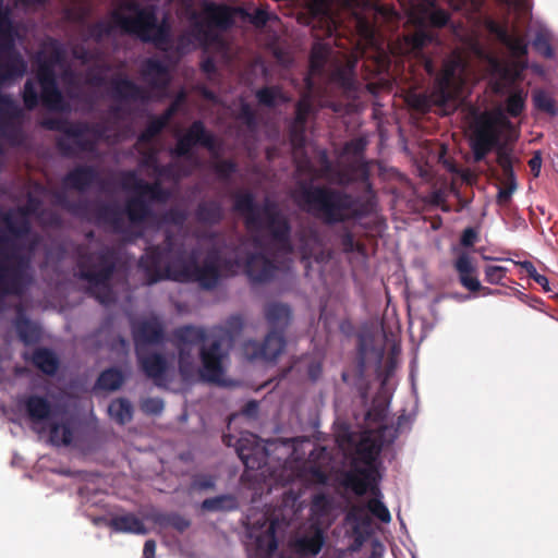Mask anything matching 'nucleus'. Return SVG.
<instances>
[{
    "label": "nucleus",
    "mask_w": 558,
    "mask_h": 558,
    "mask_svg": "<svg viewBox=\"0 0 558 558\" xmlns=\"http://www.w3.org/2000/svg\"><path fill=\"white\" fill-rule=\"evenodd\" d=\"M356 61H348L343 65L336 66L330 73V81L342 88L344 92H355L357 89L355 78Z\"/></svg>",
    "instance_id": "c9c22d12"
},
{
    "label": "nucleus",
    "mask_w": 558,
    "mask_h": 558,
    "mask_svg": "<svg viewBox=\"0 0 558 558\" xmlns=\"http://www.w3.org/2000/svg\"><path fill=\"white\" fill-rule=\"evenodd\" d=\"M232 341L231 331L215 326L209 332L194 325H183L171 333V342L178 350L179 371L187 376L194 371V347L199 345L201 377L208 383H219L225 374L223 360L228 350L223 348Z\"/></svg>",
    "instance_id": "f03ea898"
},
{
    "label": "nucleus",
    "mask_w": 558,
    "mask_h": 558,
    "mask_svg": "<svg viewBox=\"0 0 558 558\" xmlns=\"http://www.w3.org/2000/svg\"><path fill=\"white\" fill-rule=\"evenodd\" d=\"M166 128L167 124L158 116H153L140 133L137 142L140 144H150Z\"/></svg>",
    "instance_id": "a18cd8bd"
},
{
    "label": "nucleus",
    "mask_w": 558,
    "mask_h": 558,
    "mask_svg": "<svg viewBox=\"0 0 558 558\" xmlns=\"http://www.w3.org/2000/svg\"><path fill=\"white\" fill-rule=\"evenodd\" d=\"M110 416L120 425H124L133 418V407L125 398H118L110 402L108 407Z\"/></svg>",
    "instance_id": "ea45409f"
},
{
    "label": "nucleus",
    "mask_w": 558,
    "mask_h": 558,
    "mask_svg": "<svg viewBox=\"0 0 558 558\" xmlns=\"http://www.w3.org/2000/svg\"><path fill=\"white\" fill-rule=\"evenodd\" d=\"M379 496H375L369 499L366 504V510H368L375 518L384 523L391 521V515L388 508L379 500Z\"/></svg>",
    "instance_id": "6e6d98bb"
},
{
    "label": "nucleus",
    "mask_w": 558,
    "mask_h": 558,
    "mask_svg": "<svg viewBox=\"0 0 558 558\" xmlns=\"http://www.w3.org/2000/svg\"><path fill=\"white\" fill-rule=\"evenodd\" d=\"M9 232L15 238H23L31 233L32 226L26 217H23L19 221L14 222L10 215L4 217Z\"/></svg>",
    "instance_id": "603ef678"
},
{
    "label": "nucleus",
    "mask_w": 558,
    "mask_h": 558,
    "mask_svg": "<svg viewBox=\"0 0 558 558\" xmlns=\"http://www.w3.org/2000/svg\"><path fill=\"white\" fill-rule=\"evenodd\" d=\"M509 124L502 114L489 112L475 119L470 146L476 162L484 160L492 150H496L498 166L512 162L511 148L501 141L502 129Z\"/></svg>",
    "instance_id": "1a4fd4ad"
},
{
    "label": "nucleus",
    "mask_w": 558,
    "mask_h": 558,
    "mask_svg": "<svg viewBox=\"0 0 558 558\" xmlns=\"http://www.w3.org/2000/svg\"><path fill=\"white\" fill-rule=\"evenodd\" d=\"M23 111L8 94L0 93V135L11 145H21L24 138L21 125L13 121L22 118Z\"/></svg>",
    "instance_id": "dca6fc26"
},
{
    "label": "nucleus",
    "mask_w": 558,
    "mask_h": 558,
    "mask_svg": "<svg viewBox=\"0 0 558 558\" xmlns=\"http://www.w3.org/2000/svg\"><path fill=\"white\" fill-rule=\"evenodd\" d=\"M74 122L62 118H45L40 121V126L64 134L65 136H78L82 134L80 125H73Z\"/></svg>",
    "instance_id": "a19ab883"
},
{
    "label": "nucleus",
    "mask_w": 558,
    "mask_h": 558,
    "mask_svg": "<svg viewBox=\"0 0 558 558\" xmlns=\"http://www.w3.org/2000/svg\"><path fill=\"white\" fill-rule=\"evenodd\" d=\"M49 439L54 446H69L73 440V429L68 423H53L50 426Z\"/></svg>",
    "instance_id": "c03bdc74"
},
{
    "label": "nucleus",
    "mask_w": 558,
    "mask_h": 558,
    "mask_svg": "<svg viewBox=\"0 0 558 558\" xmlns=\"http://www.w3.org/2000/svg\"><path fill=\"white\" fill-rule=\"evenodd\" d=\"M184 99H185V95L183 93H181L177 97V99L173 100L168 106V108L161 114L158 116L160 118V120H162L168 125L169 122L171 121V119L178 112V110H179V108H180V106H181V104L183 102Z\"/></svg>",
    "instance_id": "774afa93"
},
{
    "label": "nucleus",
    "mask_w": 558,
    "mask_h": 558,
    "mask_svg": "<svg viewBox=\"0 0 558 558\" xmlns=\"http://www.w3.org/2000/svg\"><path fill=\"white\" fill-rule=\"evenodd\" d=\"M213 169L221 181H229L238 170V165L232 159H222L214 163Z\"/></svg>",
    "instance_id": "5fc2aeb1"
},
{
    "label": "nucleus",
    "mask_w": 558,
    "mask_h": 558,
    "mask_svg": "<svg viewBox=\"0 0 558 558\" xmlns=\"http://www.w3.org/2000/svg\"><path fill=\"white\" fill-rule=\"evenodd\" d=\"M32 364L41 373L53 376L60 366V361L56 353L48 348H36L31 356Z\"/></svg>",
    "instance_id": "72a5a7b5"
},
{
    "label": "nucleus",
    "mask_w": 558,
    "mask_h": 558,
    "mask_svg": "<svg viewBox=\"0 0 558 558\" xmlns=\"http://www.w3.org/2000/svg\"><path fill=\"white\" fill-rule=\"evenodd\" d=\"M277 270V265L264 253H252L246 258L245 274L252 282H268L275 277Z\"/></svg>",
    "instance_id": "393cba45"
},
{
    "label": "nucleus",
    "mask_w": 558,
    "mask_h": 558,
    "mask_svg": "<svg viewBox=\"0 0 558 558\" xmlns=\"http://www.w3.org/2000/svg\"><path fill=\"white\" fill-rule=\"evenodd\" d=\"M140 72L153 90L163 93L170 86V69L165 62L157 58H146L141 64Z\"/></svg>",
    "instance_id": "4be33fe9"
},
{
    "label": "nucleus",
    "mask_w": 558,
    "mask_h": 558,
    "mask_svg": "<svg viewBox=\"0 0 558 558\" xmlns=\"http://www.w3.org/2000/svg\"><path fill=\"white\" fill-rule=\"evenodd\" d=\"M73 125H80L82 134L78 136H70L74 140V145L80 151L92 153L96 148V143L93 140L85 137L90 131L89 124L86 122H74Z\"/></svg>",
    "instance_id": "8fccbe9b"
},
{
    "label": "nucleus",
    "mask_w": 558,
    "mask_h": 558,
    "mask_svg": "<svg viewBox=\"0 0 558 558\" xmlns=\"http://www.w3.org/2000/svg\"><path fill=\"white\" fill-rule=\"evenodd\" d=\"M223 217L222 205L216 199L202 201L195 209V219L205 226L219 225Z\"/></svg>",
    "instance_id": "473e14b6"
},
{
    "label": "nucleus",
    "mask_w": 558,
    "mask_h": 558,
    "mask_svg": "<svg viewBox=\"0 0 558 558\" xmlns=\"http://www.w3.org/2000/svg\"><path fill=\"white\" fill-rule=\"evenodd\" d=\"M17 244L7 235H0V301L5 296L21 295L28 281L31 258L17 252Z\"/></svg>",
    "instance_id": "9d476101"
},
{
    "label": "nucleus",
    "mask_w": 558,
    "mask_h": 558,
    "mask_svg": "<svg viewBox=\"0 0 558 558\" xmlns=\"http://www.w3.org/2000/svg\"><path fill=\"white\" fill-rule=\"evenodd\" d=\"M123 187L133 190L136 194L125 202L124 213L133 226H141L153 216L150 203H165L170 197V192L159 181L153 183L138 179L134 171L123 174Z\"/></svg>",
    "instance_id": "9b49d317"
},
{
    "label": "nucleus",
    "mask_w": 558,
    "mask_h": 558,
    "mask_svg": "<svg viewBox=\"0 0 558 558\" xmlns=\"http://www.w3.org/2000/svg\"><path fill=\"white\" fill-rule=\"evenodd\" d=\"M533 102L536 109L550 116L558 113L554 99L544 90H536L533 94Z\"/></svg>",
    "instance_id": "3c124183"
},
{
    "label": "nucleus",
    "mask_w": 558,
    "mask_h": 558,
    "mask_svg": "<svg viewBox=\"0 0 558 558\" xmlns=\"http://www.w3.org/2000/svg\"><path fill=\"white\" fill-rule=\"evenodd\" d=\"M15 27L11 11L0 0V83L24 76L27 63L15 48Z\"/></svg>",
    "instance_id": "ddd939ff"
},
{
    "label": "nucleus",
    "mask_w": 558,
    "mask_h": 558,
    "mask_svg": "<svg viewBox=\"0 0 558 558\" xmlns=\"http://www.w3.org/2000/svg\"><path fill=\"white\" fill-rule=\"evenodd\" d=\"M132 338L135 344V352L142 351L146 345H158L163 343L165 327L157 316L133 320L131 323Z\"/></svg>",
    "instance_id": "6ab92c4d"
},
{
    "label": "nucleus",
    "mask_w": 558,
    "mask_h": 558,
    "mask_svg": "<svg viewBox=\"0 0 558 558\" xmlns=\"http://www.w3.org/2000/svg\"><path fill=\"white\" fill-rule=\"evenodd\" d=\"M355 173L366 178L368 174L367 165L357 160L350 162L345 170H339L335 172L336 182L341 185L349 184L354 181Z\"/></svg>",
    "instance_id": "37998d69"
},
{
    "label": "nucleus",
    "mask_w": 558,
    "mask_h": 558,
    "mask_svg": "<svg viewBox=\"0 0 558 558\" xmlns=\"http://www.w3.org/2000/svg\"><path fill=\"white\" fill-rule=\"evenodd\" d=\"M453 267L459 276V281L470 292L484 291V293H490L488 288L482 287L476 276V267L473 263L472 256L462 252L456 258Z\"/></svg>",
    "instance_id": "bb28decb"
},
{
    "label": "nucleus",
    "mask_w": 558,
    "mask_h": 558,
    "mask_svg": "<svg viewBox=\"0 0 558 558\" xmlns=\"http://www.w3.org/2000/svg\"><path fill=\"white\" fill-rule=\"evenodd\" d=\"M366 145L367 142L365 138L356 137L344 144L343 151L344 154L352 155L354 157H360L363 155Z\"/></svg>",
    "instance_id": "e2e57ef3"
},
{
    "label": "nucleus",
    "mask_w": 558,
    "mask_h": 558,
    "mask_svg": "<svg viewBox=\"0 0 558 558\" xmlns=\"http://www.w3.org/2000/svg\"><path fill=\"white\" fill-rule=\"evenodd\" d=\"M110 92L114 99L122 102H147L150 99L148 92L126 76H117L110 80Z\"/></svg>",
    "instance_id": "5701e85b"
},
{
    "label": "nucleus",
    "mask_w": 558,
    "mask_h": 558,
    "mask_svg": "<svg viewBox=\"0 0 558 558\" xmlns=\"http://www.w3.org/2000/svg\"><path fill=\"white\" fill-rule=\"evenodd\" d=\"M220 256L217 251H210L203 263L196 262L192 268L189 282H197L202 288L211 290L217 287L220 279Z\"/></svg>",
    "instance_id": "aec40b11"
},
{
    "label": "nucleus",
    "mask_w": 558,
    "mask_h": 558,
    "mask_svg": "<svg viewBox=\"0 0 558 558\" xmlns=\"http://www.w3.org/2000/svg\"><path fill=\"white\" fill-rule=\"evenodd\" d=\"M374 468H361L345 473L343 485L351 489L355 495L363 496L368 490L374 496H380V490L376 484Z\"/></svg>",
    "instance_id": "b1692460"
},
{
    "label": "nucleus",
    "mask_w": 558,
    "mask_h": 558,
    "mask_svg": "<svg viewBox=\"0 0 558 558\" xmlns=\"http://www.w3.org/2000/svg\"><path fill=\"white\" fill-rule=\"evenodd\" d=\"M357 452L361 460L368 464L369 468H373V463L377 460L380 453V445L369 438H364L360 444Z\"/></svg>",
    "instance_id": "49530a36"
},
{
    "label": "nucleus",
    "mask_w": 558,
    "mask_h": 558,
    "mask_svg": "<svg viewBox=\"0 0 558 558\" xmlns=\"http://www.w3.org/2000/svg\"><path fill=\"white\" fill-rule=\"evenodd\" d=\"M286 339L282 332L269 330L263 342L247 340L243 344V353L250 361L274 362L283 352Z\"/></svg>",
    "instance_id": "f3484780"
},
{
    "label": "nucleus",
    "mask_w": 558,
    "mask_h": 558,
    "mask_svg": "<svg viewBox=\"0 0 558 558\" xmlns=\"http://www.w3.org/2000/svg\"><path fill=\"white\" fill-rule=\"evenodd\" d=\"M326 543V534L317 522L311 523L302 533L292 537L289 547L300 558L316 557Z\"/></svg>",
    "instance_id": "a211bd4d"
},
{
    "label": "nucleus",
    "mask_w": 558,
    "mask_h": 558,
    "mask_svg": "<svg viewBox=\"0 0 558 558\" xmlns=\"http://www.w3.org/2000/svg\"><path fill=\"white\" fill-rule=\"evenodd\" d=\"M63 60V51L56 47L49 57L37 60L36 82L27 78L22 90V99L27 110H34L41 104L49 111L63 112L68 102L58 85L54 66Z\"/></svg>",
    "instance_id": "423d86ee"
},
{
    "label": "nucleus",
    "mask_w": 558,
    "mask_h": 558,
    "mask_svg": "<svg viewBox=\"0 0 558 558\" xmlns=\"http://www.w3.org/2000/svg\"><path fill=\"white\" fill-rule=\"evenodd\" d=\"M240 12L243 10L208 2L203 9L204 19H199L197 12H192L191 35L199 43H207L211 37V28L229 29L234 23L235 14Z\"/></svg>",
    "instance_id": "4468645a"
},
{
    "label": "nucleus",
    "mask_w": 558,
    "mask_h": 558,
    "mask_svg": "<svg viewBox=\"0 0 558 558\" xmlns=\"http://www.w3.org/2000/svg\"><path fill=\"white\" fill-rule=\"evenodd\" d=\"M434 40L433 33L418 28L412 34L399 37L393 47L396 53L414 58L429 76L435 77L428 92L416 94L411 99L412 107L422 112H428L434 107H445L450 100H453L460 74L465 69V62L460 52L453 51L444 59L442 66L437 72L433 58L424 52V48Z\"/></svg>",
    "instance_id": "f257e3e1"
},
{
    "label": "nucleus",
    "mask_w": 558,
    "mask_h": 558,
    "mask_svg": "<svg viewBox=\"0 0 558 558\" xmlns=\"http://www.w3.org/2000/svg\"><path fill=\"white\" fill-rule=\"evenodd\" d=\"M427 20L433 27L440 28L448 24L450 15L444 9H435L427 14Z\"/></svg>",
    "instance_id": "69168bd1"
},
{
    "label": "nucleus",
    "mask_w": 558,
    "mask_h": 558,
    "mask_svg": "<svg viewBox=\"0 0 558 558\" xmlns=\"http://www.w3.org/2000/svg\"><path fill=\"white\" fill-rule=\"evenodd\" d=\"M100 181L99 171L89 165H80L70 170L62 179L66 189L77 192L87 191L93 184Z\"/></svg>",
    "instance_id": "a878e982"
},
{
    "label": "nucleus",
    "mask_w": 558,
    "mask_h": 558,
    "mask_svg": "<svg viewBox=\"0 0 558 558\" xmlns=\"http://www.w3.org/2000/svg\"><path fill=\"white\" fill-rule=\"evenodd\" d=\"M163 401L158 397H149L142 401L141 409L149 415H159L163 410Z\"/></svg>",
    "instance_id": "680f3d73"
},
{
    "label": "nucleus",
    "mask_w": 558,
    "mask_h": 558,
    "mask_svg": "<svg viewBox=\"0 0 558 558\" xmlns=\"http://www.w3.org/2000/svg\"><path fill=\"white\" fill-rule=\"evenodd\" d=\"M508 269L502 266H486L485 280L490 284H504L502 280L506 278Z\"/></svg>",
    "instance_id": "052dcab7"
},
{
    "label": "nucleus",
    "mask_w": 558,
    "mask_h": 558,
    "mask_svg": "<svg viewBox=\"0 0 558 558\" xmlns=\"http://www.w3.org/2000/svg\"><path fill=\"white\" fill-rule=\"evenodd\" d=\"M340 244L344 253H360L365 252L364 244L356 242L354 235L350 231H345L340 238Z\"/></svg>",
    "instance_id": "13d9d810"
},
{
    "label": "nucleus",
    "mask_w": 558,
    "mask_h": 558,
    "mask_svg": "<svg viewBox=\"0 0 558 558\" xmlns=\"http://www.w3.org/2000/svg\"><path fill=\"white\" fill-rule=\"evenodd\" d=\"M121 252L113 246H102L96 251L80 252L77 258L78 278L86 281L87 292L100 304L113 301L110 281L121 264Z\"/></svg>",
    "instance_id": "0eeeda50"
},
{
    "label": "nucleus",
    "mask_w": 558,
    "mask_h": 558,
    "mask_svg": "<svg viewBox=\"0 0 558 558\" xmlns=\"http://www.w3.org/2000/svg\"><path fill=\"white\" fill-rule=\"evenodd\" d=\"M151 520L160 527L171 526L179 532H184L191 524L186 518L175 512H156L151 515Z\"/></svg>",
    "instance_id": "79ce46f5"
},
{
    "label": "nucleus",
    "mask_w": 558,
    "mask_h": 558,
    "mask_svg": "<svg viewBox=\"0 0 558 558\" xmlns=\"http://www.w3.org/2000/svg\"><path fill=\"white\" fill-rule=\"evenodd\" d=\"M238 507V499L231 494L206 498L201 504L202 510L207 512H230L236 510Z\"/></svg>",
    "instance_id": "e433bc0d"
},
{
    "label": "nucleus",
    "mask_w": 558,
    "mask_h": 558,
    "mask_svg": "<svg viewBox=\"0 0 558 558\" xmlns=\"http://www.w3.org/2000/svg\"><path fill=\"white\" fill-rule=\"evenodd\" d=\"M124 379V375L119 368L109 367L99 374L96 387L106 391H114L123 385Z\"/></svg>",
    "instance_id": "58836bf2"
},
{
    "label": "nucleus",
    "mask_w": 558,
    "mask_h": 558,
    "mask_svg": "<svg viewBox=\"0 0 558 558\" xmlns=\"http://www.w3.org/2000/svg\"><path fill=\"white\" fill-rule=\"evenodd\" d=\"M107 525L114 532L119 533L144 535L148 532L143 521L133 513L114 515L108 521Z\"/></svg>",
    "instance_id": "f704fd0d"
},
{
    "label": "nucleus",
    "mask_w": 558,
    "mask_h": 558,
    "mask_svg": "<svg viewBox=\"0 0 558 558\" xmlns=\"http://www.w3.org/2000/svg\"><path fill=\"white\" fill-rule=\"evenodd\" d=\"M330 54V48L324 44H315L310 53V69L308 74L305 76L304 82L306 87L311 90L314 86L313 76L324 74L327 60Z\"/></svg>",
    "instance_id": "2f4dec72"
},
{
    "label": "nucleus",
    "mask_w": 558,
    "mask_h": 558,
    "mask_svg": "<svg viewBox=\"0 0 558 558\" xmlns=\"http://www.w3.org/2000/svg\"><path fill=\"white\" fill-rule=\"evenodd\" d=\"M255 97L260 106L267 108H274L278 102L288 101V97L280 85L264 86L256 90Z\"/></svg>",
    "instance_id": "4c0bfd02"
},
{
    "label": "nucleus",
    "mask_w": 558,
    "mask_h": 558,
    "mask_svg": "<svg viewBox=\"0 0 558 558\" xmlns=\"http://www.w3.org/2000/svg\"><path fill=\"white\" fill-rule=\"evenodd\" d=\"M54 203L72 216L98 226H110L114 232H123L122 213L116 204L88 198L70 201L64 193L56 194Z\"/></svg>",
    "instance_id": "f8f14e48"
},
{
    "label": "nucleus",
    "mask_w": 558,
    "mask_h": 558,
    "mask_svg": "<svg viewBox=\"0 0 558 558\" xmlns=\"http://www.w3.org/2000/svg\"><path fill=\"white\" fill-rule=\"evenodd\" d=\"M19 339L25 344L31 345L40 340V329L27 316L22 306L16 308V316L13 320Z\"/></svg>",
    "instance_id": "7c9ffc66"
},
{
    "label": "nucleus",
    "mask_w": 558,
    "mask_h": 558,
    "mask_svg": "<svg viewBox=\"0 0 558 558\" xmlns=\"http://www.w3.org/2000/svg\"><path fill=\"white\" fill-rule=\"evenodd\" d=\"M526 95L521 90H514L506 99V110L513 118L519 117L525 107Z\"/></svg>",
    "instance_id": "09e8293b"
},
{
    "label": "nucleus",
    "mask_w": 558,
    "mask_h": 558,
    "mask_svg": "<svg viewBox=\"0 0 558 558\" xmlns=\"http://www.w3.org/2000/svg\"><path fill=\"white\" fill-rule=\"evenodd\" d=\"M136 359L141 371L147 378H150L158 387H162L167 381L169 363L162 353H145L144 350L136 351Z\"/></svg>",
    "instance_id": "412c9836"
},
{
    "label": "nucleus",
    "mask_w": 558,
    "mask_h": 558,
    "mask_svg": "<svg viewBox=\"0 0 558 558\" xmlns=\"http://www.w3.org/2000/svg\"><path fill=\"white\" fill-rule=\"evenodd\" d=\"M23 405L28 418L33 423H41L50 418L52 414V407L46 397L39 395H29L20 401Z\"/></svg>",
    "instance_id": "c756f323"
},
{
    "label": "nucleus",
    "mask_w": 558,
    "mask_h": 558,
    "mask_svg": "<svg viewBox=\"0 0 558 558\" xmlns=\"http://www.w3.org/2000/svg\"><path fill=\"white\" fill-rule=\"evenodd\" d=\"M198 251L187 252L183 243H177L171 233H167L162 243L146 248L138 260L147 284L165 279L189 282L192 268L198 259Z\"/></svg>",
    "instance_id": "20e7f679"
},
{
    "label": "nucleus",
    "mask_w": 558,
    "mask_h": 558,
    "mask_svg": "<svg viewBox=\"0 0 558 558\" xmlns=\"http://www.w3.org/2000/svg\"><path fill=\"white\" fill-rule=\"evenodd\" d=\"M195 146H203L210 153L217 150L216 136L202 120L193 121L185 133L178 137L171 155L191 160L194 158L192 150Z\"/></svg>",
    "instance_id": "2eb2a0df"
},
{
    "label": "nucleus",
    "mask_w": 558,
    "mask_h": 558,
    "mask_svg": "<svg viewBox=\"0 0 558 558\" xmlns=\"http://www.w3.org/2000/svg\"><path fill=\"white\" fill-rule=\"evenodd\" d=\"M511 54L515 58L525 57L529 52V47L525 39L521 36H510L505 43Z\"/></svg>",
    "instance_id": "4d7b16f0"
},
{
    "label": "nucleus",
    "mask_w": 558,
    "mask_h": 558,
    "mask_svg": "<svg viewBox=\"0 0 558 558\" xmlns=\"http://www.w3.org/2000/svg\"><path fill=\"white\" fill-rule=\"evenodd\" d=\"M112 33V26L104 21H98L89 25L88 36L96 43L102 40L105 36H109Z\"/></svg>",
    "instance_id": "bf43d9fd"
},
{
    "label": "nucleus",
    "mask_w": 558,
    "mask_h": 558,
    "mask_svg": "<svg viewBox=\"0 0 558 558\" xmlns=\"http://www.w3.org/2000/svg\"><path fill=\"white\" fill-rule=\"evenodd\" d=\"M192 486L197 490H213L216 488V477L209 474L195 475Z\"/></svg>",
    "instance_id": "0e129e2a"
},
{
    "label": "nucleus",
    "mask_w": 558,
    "mask_h": 558,
    "mask_svg": "<svg viewBox=\"0 0 558 558\" xmlns=\"http://www.w3.org/2000/svg\"><path fill=\"white\" fill-rule=\"evenodd\" d=\"M312 110L311 97L308 94H305L295 104V116L289 125V135L292 143L298 145L304 144L306 123Z\"/></svg>",
    "instance_id": "cd10ccee"
},
{
    "label": "nucleus",
    "mask_w": 558,
    "mask_h": 558,
    "mask_svg": "<svg viewBox=\"0 0 558 558\" xmlns=\"http://www.w3.org/2000/svg\"><path fill=\"white\" fill-rule=\"evenodd\" d=\"M345 521L350 524L371 525V518L366 512V507L362 505H352L345 514Z\"/></svg>",
    "instance_id": "864d4df0"
},
{
    "label": "nucleus",
    "mask_w": 558,
    "mask_h": 558,
    "mask_svg": "<svg viewBox=\"0 0 558 558\" xmlns=\"http://www.w3.org/2000/svg\"><path fill=\"white\" fill-rule=\"evenodd\" d=\"M233 210L244 217L247 230H266L280 251L292 252L290 221L275 203L265 202L259 206L252 192H236L233 195Z\"/></svg>",
    "instance_id": "39448f33"
},
{
    "label": "nucleus",
    "mask_w": 558,
    "mask_h": 558,
    "mask_svg": "<svg viewBox=\"0 0 558 558\" xmlns=\"http://www.w3.org/2000/svg\"><path fill=\"white\" fill-rule=\"evenodd\" d=\"M292 199L304 213L326 226L360 220L369 214V206L344 190L324 184L299 181Z\"/></svg>",
    "instance_id": "7ed1b4c3"
},
{
    "label": "nucleus",
    "mask_w": 558,
    "mask_h": 558,
    "mask_svg": "<svg viewBox=\"0 0 558 558\" xmlns=\"http://www.w3.org/2000/svg\"><path fill=\"white\" fill-rule=\"evenodd\" d=\"M239 119L242 120L250 129L255 128L257 124L256 113L246 102H243L240 107Z\"/></svg>",
    "instance_id": "338daca9"
},
{
    "label": "nucleus",
    "mask_w": 558,
    "mask_h": 558,
    "mask_svg": "<svg viewBox=\"0 0 558 558\" xmlns=\"http://www.w3.org/2000/svg\"><path fill=\"white\" fill-rule=\"evenodd\" d=\"M125 9L133 15H124L117 10L111 13L114 25L122 33L134 35L143 43L153 44L158 50L167 52L170 49L171 25L167 19L159 21L156 7H142L136 2H129Z\"/></svg>",
    "instance_id": "6e6552de"
},
{
    "label": "nucleus",
    "mask_w": 558,
    "mask_h": 558,
    "mask_svg": "<svg viewBox=\"0 0 558 558\" xmlns=\"http://www.w3.org/2000/svg\"><path fill=\"white\" fill-rule=\"evenodd\" d=\"M264 315L270 330L284 335L292 317L291 307L288 304L269 302L265 305Z\"/></svg>",
    "instance_id": "c85d7f7f"
},
{
    "label": "nucleus",
    "mask_w": 558,
    "mask_h": 558,
    "mask_svg": "<svg viewBox=\"0 0 558 558\" xmlns=\"http://www.w3.org/2000/svg\"><path fill=\"white\" fill-rule=\"evenodd\" d=\"M532 46L545 59H553L555 50L550 43V36L546 33L538 32L535 34Z\"/></svg>",
    "instance_id": "de8ad7c7"
}]
</instances>
